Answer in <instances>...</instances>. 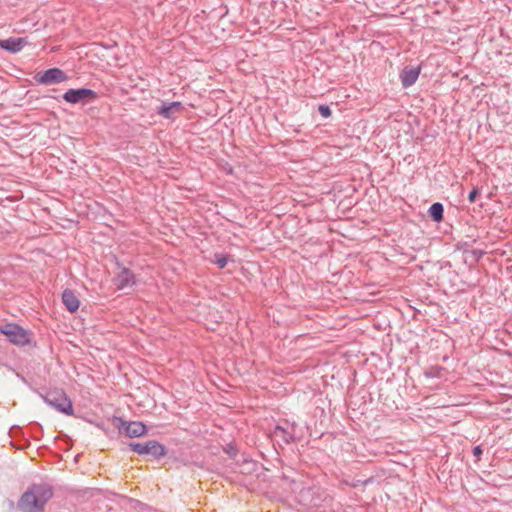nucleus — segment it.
Here are the masks:
<instances>
[{
    "label": "nucleus",
    "instance_id": "9d476101",
    "mask_svg": "<svg viewBox=\"0 0 512 512\" xmlns=\"http://www.w3.org/2000/svg\"><path fill=\"white\" fill-rule=\"evenodd\" d=\"M28 43L26 37H10L7 39H0V48L10 52L18 53Z\"/></svg>",
    "mask_w": 512,
    "mask_h": 512
},
{
    "label": "nucleus",
    "instance_id": "f03ea898",
    "mask_svg": "<svg viewBox=\"0 0 512 512\" xmlns=\"http://www.w3.org/2000/svg\"><path fill=\"white\" fill-rule=\"evenodd\" d=\"M44 401L63 414L71 416L74 413L72 402L63 390H55L47 393L44 397Z\"/></svg>",
    "mask_w": 512,
    "mask_h": 512
},
{
    "label": "nucleus",
    "instance_id": "f257e3e1",
    "mask_svg": "<svg viewBox=\"0 0 512 512\" xmlns=\"http://www.w3.org/2000/svg\"><path fill=\"white\" fill-rule=\"evenodd\" d=\"M0 333L14 345L25 346L30 342V333L16 323H6L0 326Z\"/></svg>",
    "mask_w": 512,
    "mask_h": 512
},
{
    "label": "nucleus",
    "instance_id": "0eeeda50",
    "mask_svg": "<svg viewBox=\"0 0 512 512\" xmlns=\"http://www.w3.org/2000/svg\"><path fill=\"white\" fill-rule=\"evenodd\" d=\"M294 425H277L271 432L272 438L279 444L288 445L295 441Z\"/></svg>",
    "mask_w": 512,
    "mask_h": 512
},
{
    "label": "nucleus",
    "instance_id": "dca6fc26",
    "mask_svg": "<svg viewBox=\"0 0 512 512\" xmlns=\"http://www.w3.org/2000/svg\"><path fill=\"white\" fill-rule=\"evenodd\" d=\"M227 262H228V259H227L226 255L221 254V253H216L214 255V263L219 268H221V269L224 268L227 265Z\"/></svg>",
    "mask_w": 512,
    "mask_h": 512
},
{
    "label": "nucleus",
    "instance_id": "6ab92c4d",
    "mask_svg": "<svg viewBox=\"0 0 512 512\" xmlns=\"http://www.w3.org/2000/svg\"><path fill=\"white\" fill-rule=\"evenodd\" d=\"M225 452L232 458H234L237 454L236 448L231 444L227 445V447L225 448Z\"/></svg>",
    "mask_w": 512,
    "mask_h": 512
},
{
    "label": "nucleus",
    "instance_id": "6e6552de",
    "mask_svg": "<svg viewBox=\"0 0 512 512\" xmlns=\"http://www.w3.org/2000/svg\"><path fill=\"white\" fill-rule=\"evenodd\" d=\"M18 508L21 512H40L42 511L38 503L35 493L32 488L29 487L26 492L23 493L18 501Z\"/></svg>",
    "mask_w": 512,
    "mask_h": 512
},
{
    "label": "nucleus",
    "instance_id": "f8f14e48",
    "mask_svg": "<svg viewBox=\"0 0 512 512\" xmlns=\"http://www.w3.org/2000/svg\"><path fill=\"white\" fill-rule=\"evenodd\" d=\"M114 283L120 290L132 287L135 284V275L128 268H122L115 277Z\"/></svg>",
    "mask_w": 512,
    "mask_h": 512
},
{
    "label": "nucleus",
    "instance_id": "412c9836",
    "mask_svg": "<svg viewBox=\"0 0 512 512\" xmlns=\"http://www.w3.org/2000/svg\"><path fill=\"white\" fill-rule=\"evenodd\" d=\"M359 482H360V481H357V482L353 483V484H352V487H357Z\"/></svg>",
    "mask_w": 512,
    "mask_h": 512
},
{
    "label": "nucleus",
    "instance_id": "423d86ee",
    "mask_svg": "<svg viewBox=\"0 0 512 512\" xmlns=\"http://www.w3.org/2000/svg\"><path fill=\"white\" fill-rule=\"evenodd\" d=\"M68 79L66 73L60 68H50L39 72L35 76V80L39 84L50 85L65 82Z\"/></svg>",
    "mask_w": 512,
    "mask_h": 512
},
{
    "label": "nucleus",
    "instance_id": "20e7f679",
    "mask_svg": "<svg viewBox=\"0 0 512 512\" xmlns=\"http://www.w3.org/2000/svg\"><path fill=\"white\" fill-rule=\"evenodd\" d=\"M129 447L132 451L140 455H151L158 459L166 455L167 450L164 445L160 444L156 440H150L144 443H130Z\"/></svg>",
    "mask_w": 512,
    "mask_h": 512
},
{
    "label": "nucleus",
    "instance_id": "7ed1b4c3",
    "mask_svg": "<svg viewBox=\"0 0 512 512\" xmlns=\"http://www.w3.org/2000/svg\"><path fill=\"white\" fill-rule=\"evenodd\" d=\"M112 425L117 428L120 433L130 438L140 437L147 432V428L142 422L125 421L121 417H113Z\"/></svg>",
    "mask_w": 512,
    "mask_h": 512
},
{
    "label": "nucleus",
    "instance_id": "a211bd4d",
    "mask_svg": "<svg viewBox=\"0 0 512 512\" xmlns=\"http://www.w3.org/2000/svg\"><path fill=\"white\" fill-rule=\"evenodd\" d=\"M479 194H480V193H479V189H478L477 187H474V188L470 191V193H469V195H468V200H469V202H470V203L475 202V200H476V198L479 196Z\"/></svg>",
    "mask_w": 512,
    "mask_h": 512
},
{
    "label": "nucleus",
    "instance_id": "ddd939ff",
    "mask_svg": "<svg viewBox=\"0 0 512 512\" xmlns=\"http://www.w3.org/2000/svg\"><path fill=\"white\" fill-rule=\"evenodd\" d=\"M420 74V67L406 66L400 73L401 84L408 88L415 84Z\"/></svg>",
    "mask_w": 512,
    "mask_h": 512
},
{
    "label": "nucleus",
    "instance_id": "4468645a",
    "mask_svg": "<svg viewBox=\"0 0 512 512\" xmlns=\"http://www.w3.org/2000/svg\"><path fill=\"white\" fill-rule=\"evenodd\" d=\"M62 302L69 312H76L79 308V300L75 293L70 289H65L62 293Z\"/></svg>",
    "mask_w": 512,
    "mask_h": 512
},
{
    "label": "nucleus",
    "instance_id": "1a4fd4ad",
    "mask_svg": "<svg viewBox=\"0 0 512 512\" xmlns=\"http://www.w3.org/2000/svg\"><path fill=\"white\" fill-rule=\"evenodd\" d=\"M183 104L179 101L163 102L156 109V113L164 119L172 120L183 111Z\"/></svg>",
    "mask_w": 512,
    "mask_h": 512
},
{
    "label": "nucleus",
    "instance_id": "39448f33",
    "mask_svg": "<svg viewBox=\"0 0 512 512\" xmlns=\"http://www.w3.org/2000/svg\"><path fill=\"white\" fill-rule=\"evenodd\" d=\"M62 98L71 104L91 103L98 98L97 93L89 88H77L67 90Z\"/></svg>",
    "mask_w": 512,
    "mask_h": 512
},
{
    "label": "nucleus",
    "instance_id": "f3484780",
    "mask_svg": "<svg viewBox=\"0 0 512 512\" xmlns=\"http://www.w3.org/2000/svg\"><path fill=\"white\" fill-rule=\"evenodd\" d=\"M318 111L323 118H328L332 114L330 107L324 104L318 106Z\"/></svg>",
    "mask_w": 512,
    "mask_h": 512
},
{
    "label": "nucleus",
    "instance_id": "aec40b11",
    "mask_svg": "<svg viewBox=\"0 0 512 512\" xmlns=\"http://www.w3.org/2000/svg\"><path fill=\"white\" fill-rule=\"evenodd\" d=\"M472 453L477 458V460H479L483 453L482 447L480 445L475 446L472 450Z\"/></svg>",
    "mask_w": 512,
    "mask_h": 512
},
{
    "label": "nucleus",
    "instance_id": "9b49d317",
    "mask_svg": "<svg viewBox=\"0 0 512 512\" xmlns=\"http://www.w3.org/2000/svg\"><path fill=\"white\" fill-rule=\"evenodd\" d=\"M33 493H35L38 503L40 505L41 510H43L45 504L49 501V499L53 495V491L50 485L48 484H33L31 486Z\"/></svg>",
    "mask_w": 512,
    "mask_h": 512
},
{
    "label": "nucleus",
    "instance_id": "2eb2a0df",
    "mask_svg": "<svg viewBox=\"0 0 512 512\" xmlns=\"http://www.w3.org/2000/svg\"><path fill=\"white\" fill-rule=\"evenodd\" d=\"M444 207L440 202L433 203L429 209V217L435 222H441L443 220Z\"/></svg>",
    "mask_w": 512,
    "mask_h": 512
}]
</instances>
